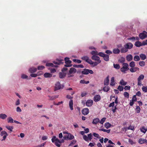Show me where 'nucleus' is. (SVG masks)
<instances>
[{"mask_svg": "<svg viewBox=\"0 0 147 147\" xmlns=\"http://www.w3.org/2000/svg\"><path fill=\"white\" fill-rule=\"evenodd\" d=\"M64 87L63 85H61L60 83L59 82H57L55 84V90H57L61 88L62 89Z\"/></svg>", "mask_w": 147, "mask_h": 147, "instance_id": "nucleus-6", "label": "nucleus"}, {"mask_svg": "<svg viewBox=\"0 0 147 147\" xmlns=\"http://www.w3.org/2000/svg\"><path fill=\"white\" fill-rule=\"evenodd\" d=\"M143 91L145 92H147V86H143L142 88Z\"/></svg>", "mask_w": 147, "mask_h": 147, "instance_id": "nucleus-54", "label": "nucleus"}, {"mask_svg": "<svg viewBox=\"0 0 147 147\" xmlns=\"http://www.w3.org/2000/svg\"><path fill=\"white\" fill-rule=\"evenodd\" d=\"M115 78L113 77L111 78V83H110V85L111 86H114L115 85Z\"/></svg>", "mask_w": 147, "mask_h": 147, "instance_id": "nucleus-23", "label": "nucleus"}, {"mask_svg": "<svg viewBox=\"0 0 147 147\" xmlns=\"http://www.w3.org/2000/svg\"><path fill=\"white\" fill-rule=\"evenodd\" d=\"M7 117V115L1 113L0 114V118L3 119H5Z\"/></svg>", "mask_w": 147, "mask_h": 147, "instance_id": "nucleus-24", "label": "nucleus"}, {"mask_svg": "<svg viewBox=\"0 0 147 147\" xmlns=\"http://www.w3.org/2000/svg\"><path fill=\"white\" fill-rule=\"evenodd\" d=\"M57 139H59L57 138L55 136H53L51 139L52 142L53 143H54L55 144L56 146L58 147H60L61 145L60 144H59V142H58V141L57 140Z\"/></svg>", "mask_w": 147, "mask_h": 147, "instance_id": "nucleus-3", "label": "nucleus"}, {"mask_svg": "<svg viewBox=\"0 0 147 147\" xmlns=\"http://www.w3.org/2000/svg\"><path fill=\"white\" fill-rule=\"evenodd\" d=\"M124 95L125 97L128 98L129 97V94L127 92H125Z\"/></svg>", "mask_w": 147, "mask_h": 147, "instance_id": "nucleus-57", "label": "nucleus"}, {"mask_svg": "<svg viewBox=\"0 0 147 147\" xmlns=\"http://www.w3.org/2000/svg\"><path fill=\"white\" fill-rule=\"evenodd\" d=\"M106 119V118L105 117H103L101 119V120L100 121H99L100 123L101 124H103L104 122L105 121Z\"/></svg>", "mask_w": 147, "mask_h": 147, "instance_id": "nucleus-51", "label": "nucleus"}, {"mask_svg": "<svg viewBox=\"0 0 147 147\" xmlns=\"http://www.w3.org/2000/svg\"><path fill=\"white\" fill-rule=\"evenodd\" d=\"M98 122H99V119L98 118H96L93 119L92 123L93 124L96 125Z\"/></svg>", "mask_w": 147, "mask_h": 147, "instance_id": "nucleus-20", "label": "nucleus"}, {"mask_svg": "<svg viewBox=\"0 0 147 147\" xmlns=\"http://www.w3.org/2000/svg\"><path fill=\"white\" fill-rule=\"evenodd\" d=\"M46 65L48 67H58V65L54 66V64L52 63H47L46 64Z\"/></svg>", "mask_w": 147, "mask_h": 147, "instance_id": "nucleus-26", "label": "nucleus"}, {"mask_svg": "<svg viewBox=\"0 0 147 147\" xmlns=\"http://www.w3.org/2000/svg\"><path fill=\"white\" fill-rule=\"evenodd\" d=\"M89 58L87 56H83L81 58L82 60L85 61L86 62H87Z\"/></svg>", "mask_w": 147, "mask_h": 147, "instance_id": "nucleus-36", "label": "nucleus"}, {"mask_svg": "<svg viewBox=\"0 0 147 147\" xmlns=\"http://www.w3.org/2000/svg\"><path fill=\"white\" fill-rule=\"evenodd\" d=\"M93 104V101L91 99L88 100L86 102L87 106L90 107Z\"/></svg>", "mask_w": 147, "mask_h": 147, "instance_id": "nucleus-12", "label": "nucleus"}, {"mask_svg": "<svg viewBox=\"0 0 147 147\" xmlns=\"http://www.w3.org/2000/svg\"><path fill=\"white\" fill-rule=\"evenodd\" d=\"M127 129L128 130L131 129V130H134V126H132L131 125H130L127 128Z\"/></svg>", "mask_w": 147, "mask_h": 147, "instance_id": "nucleus-60", "label": "nucleus"}, {"mask_svg": "<svg viewBox=\"0 0 147 147\" xmlns=\"http://www.w3.org/2000/svg\"><path fill=\"white\" fill-rule=\"evenodd\" d=\"M66 97L67 98H68V99H70V100L69 101V107L70 109L71 110H73V100L72 99L73 98V97L69 95H67L66 96Z\"/></svg>", "mask_w": 147, "mask_h": 147, "instance_id": "nucleus-1", "label": "nucleus"}, {"mask_svg": "<svg viewBox=\"0 0 147 147\" xmlns=\"http://www.w3.org/2000/svg\"><path fill=\"white\" fill-rule=\"evenodd\" d=\"M128 51L127 49L125 48H122L121 50V53H125L127 52Z\"/></svg>", "mask_w": 147, "mask_h": 147, "instance_id": "nucleus-37", "label": "nucleus"}, {"mask_svg": "<svg viewBox=\"0 0 147 147\" xmlns=\"http://www.w3.org/2000/svg\"><path fill=\"white\" fill-rule=\"evenodd\" d=\"M138 80V84L137 85L138 86H141L142 85H143V84H142V80Z\"/></svg>", "mask_w": 147, "mask_h": 147, "instance_id": "nucleus-55", "label": "nucleus"}, {"mask_svg": "<svg viewBox=\"0 0 147 147\" xmlns=\"http://www.w3.org/2000/svg\"><path fill=\"white\" fill-rule=\"evenodd\" d=\"M21 78L23 79H27L28 76L26 75L23 74L22 75Z\"/></svg>", "mask_w": 147, "mask_h": 147, "instance_id": "nucleus-62", "label": "nucleus"}, {"mask_svg": "<svg viewBox=\"0 0 147 147\" xmlns=\"http://www.w3.org/2000/svg\"><path fill=\"white\" fill-rule=\"evenodd\" d=\"M88 137L89 140L90 141L92 138V136L91 133L88 135Z\"/></svg>", "mask_w": 147, "mask_h": 147, "instance_id": "nucleus-53", "label": "nucleus"}, {"mask_svg": "<svg viewBox=\"0 0 147 147\" xmlns=\"http://www.w3.org/2000/svg\"><path fill=\"white\" fill-rule=\"evenodd\" d=\"M91 59L93 60L98 62L99 63H100L101 62V61L100 60L99 57L96 55H93L91 57Z\"/></svg>", "mask_w": 147, "mask_h": 147, "instance_id": "nucleus-11", "label": "nucleus"}, {"mask_svg": "<svg viewBox=\"0 0 147 147\" xmlns=\"http://www.w3.org/2000/svg\"><path fill=\"white\" fill-rule=\"evenodd\" d=\"M52 74L48 73H46L44 74L45 78H50L52 76Z\"/></svg>", "mask_w": 147, "mask_h": 147, "instance_id": "nucleus-27", "label": "nucleus"}, {"mask_svg": "<svg viewBox=\"0 0 147 147\" xmlns=\"http://www.w3.org/2000/svg\"><path fill=\"white\" fill-rule=\"evenodd\" d=\"M123 67L120 69V70L121 72H125L129 69L128 68L129 65L128 63H123Z\"/></svg>", "mask_w": 147, "mask_h": 147, "instance_id": "nucleus-2", "label": "nucleus"}, {"mask_svg": "<svg viewBox=\"0 0 147 147\" xmlns=\"http://www.w3.org/2000/svg\"><path fill=\"white\" fill-rule=\"evenodd\" d=\"M101 99V96L99 94L96 95L94 97L93 100L94 102H97L99 101Z\"/></svg>", "mask_w": 147, "mask_h": 147, "instance_id": "nucleus-10", "label": "nucleus"}, {"mask_svg": "<svg viewBox=\"0 0 147 147\" xmlns=\"http://www.w3.org/2000/svg\"><path fill=\"white\" fill-rule=\"evenodd\" d=\"M129 65L131 67H133L135 66V63L134 61H131Z\"/></svg>", "mask_w": 147, "mask_h": 147, "instance_id": "nucleus-44", "label": "nucleus"}, {"mask_svg": "<svg viewBox=\"0 0 147 147\" xmlns=\"http://www.w3.org/2000/svg\"><path fill=\"white\" fill-rule=\"evenodd\" d=\"M6 135V136H8V134L6 132L4 131H2L1 133V136H4V135Z\"/></svg>", "mask_w": 147, "mask_h": 147, "instance_id": "nucleus-48", "label": "nucleus"}, {"mask_svg": "<svg viewBox=\"0 0 147 147\" xmlns=\"http://www.w3.org/2000/svg\"><path fill=\"white\" fill-rule=\"evenodd\" d=\"M113 53L115 54H118L120 53V50L118 48L113 49Z\"/></svg>", "mask_w": 147, "mask_h": 147, "instance_id": "nucleus-28", "label": "nucleus"}, {"mask_svg": "<svg viewBox=\"0 0 147 147\" xmlns=\"http://www.w3.org/2000/svg\"><path fill=\"white\" fill-rule=\"evenodd\" d=\"M98 52L96 51H92L91 52V54L93 55H98Z\"/></svg>", "mask_w": 147, "mask_h": 147, "instance_id": "nucleus-40", "label": "nucleus"}, {"mask_svg": "<svg viewBox=\"0 0 147 147\" xmlns=\"http://www.w3.org/2000/svg\"><path fill=\"white\" fill-rule=\"evenodd\" d=\"M126 59L127 61H130L133 59V56L131 55H129L126 57Z\"/></svg>", "mask_w": 147, "mask_h": 147, "instance_id": "nucleus-18", "label": "nucleus"}, {"mask_svg": "<svg viewBox=\"0 0 147 147\" xmlns=\"http://www.w3.org/2000/svg\"><path fill=\"white\" fill-rule=\"evenodd\" d=\"M147 130V129L146 128H145L144 127H142L140 129V131L142 132L145 133Z\"/></svg>", "mask_w": 147, "mask_h": 147, "instance_id": "nucleus-49", "label": "nucleus"}, {"mask_svg": "<svg viewBox=\"0 0 147 147\" xmlns=\"http://www.w3.org/2000/svg\"><path fill=\"white\" fill-rule=\"evenodd\" d=\"M139 64L141 66H144L145 65V63L144 61H140L139 62Z\"/></svg>", "mask_w": 147, "mask_h": 147, "instance_id": "nucleus-52", "label": "nucleus"}, {"mask_svg": "<svg viewBox=\"0 0 147 147\" xmlns=\"http://www.w3.org/2000/svg\"><path fill=\"white\" fill-rule=\"evenodd\" d=\"M134 59L135 61H138L140 59V57L138 55H135L134 57Z\"/></svg>", "mask_w": 147, "mask_h": 147, "instance_id": "nucleus-33", "label": "nucleus"}, {"mask_svg": "<svg viewBox=\"0 0 147 147\" xmlns=\"http://www.w3.org/2000/svg\"><path fill=\"white\" fill-rule=\"evenodd\" d=\"M104 126L106 128L108 129L111 127V125L109 122H107L105 124Z\"/></svg>", "mask_w": 147, "mask_h": 147, "instance_id": "nucleus-25", "label": "nucleus"}, {"mask_svg": "<svg viewBox=\"0 0 147 147\" xmlns=\"http://www.w3.org/2000/svg\"><path fill=\"white\" fill-rule=\"evenodd\" d=\"M7 122L9 123H13V119L11 117H9L7 119Z\"/></svg>", "mask_w": 147, "mask_h": 147, "instance_id": "nucleus-35", "label": "nucleus"}, {"mask_svg": "<svg viewBox=\"0 0 147 147\" xmlns=\"http://www.w3.org/2000/svg\"><path fill=\"white\" fill-rule=\"evenodd\" d=\"M37 69L34 67H30L29 69V71L31 73H33L36 72L37 71Z\"/></svg>", "mask_w": 147, "mask_h": 147, "instance_id": "nucleus-14", "label": "nucleus"}, {"mask_svg": "<svg viewBox=\"0 0 147 147\" xmlns=\"http://www.w3.org/2000/svg\"><path fill=\"white\" fill-rule=\"evenodd\" d=\"M82 113L83 115H87L89 113V110L88 108H85L84 109L82 110Z\"/></svg>", "mask_w": 147, "mask_h": 147, "instance_id": "nucleus-13", "label": "nucleus"}, {"mask_svg": "<svg viewBox=\"0 0 147 147\" xmlns=\"http://www.w3.org/2000/svg\"><path fill=\"white\" fill-rule=\"evenodd\" d=\"M125 61V59L123 57H121L120 59L119 60V62L123 64L124 63V62Z\"/></svg>", "mask_w": 147, "mask_h": 147, "instance_id": "nucleus-39", "label": "nucleus"}, {"mask_svg": "<svg viewBox=\"0 0 147 147\" xmlns=\"http://www.w3.org/2000/svg\"><path fill=\"white\" fill-rule=\"evenodd\" d=\"M100 131H102L104 132H107L108 133H109L110 132L111 130L109 129L108 130H106L103 129H99Z\"/></svg>", "mask_w": 147, "mask_h": 147, "instance_id": "nucleus-38", "label": "nucleus"}, {"mask_svg": "<svg viewBox=\"0 0 147 147\" xmlns=\"http://www.w3.org/2000/svg\"><path fill=\"white\" fill-rule=\"evenodd\" d=\"M144 76L143 74H141L138 78L137 80H143L144 78Z\"/></svg>", "mask_w": 147, "mask_h": 147, "instance_id": "nucleus-42", "label": "nucleus"}, {"mask_svg": "<svg viewBox=\"0 0 147 147\" xmlns=\"http://www.w3.org/2000/svg\"><path fill=\"white\" fill-rule=\"evenodd\" d=\"M81 73L82 74L84 75H87L89 73L91 74L94 73L93 71L92 70L86 69H84L82 71Z\"/></svg>", "mask_w": 147, "mask_h": 147, "instance_id": "nucleus-4", "label": "nucleus"}, {"mask_svg": "<svg viewBox=\"0 0 147 147\" xmlns=\"http://www.w3.org/2000/svg\"><path fill=\"white\" fill-rule=\"evenodd\" d=\"M133 47V45L131 42H128L126 44L124 45V47L127 49H131Z\"/></svg>", "mask_w": 147, "mask_h": 147, "instance_id": "nucleus-9", "label": "nucleus"}, {"mask_svg": "<svg viewBox=\"0 0 147 147\" xmlns=\"http://www.w3.org/2000/svg\"><path fill=\"white\" fill-rule=\"evenodd\" d=\"M140 57L141 58L142 60H144L146 59V55L143 53H142L140 55Z\"/></svg>", "mask_w": 147, "mask_h": 147, "instance_id": "nucleus-21", "label": "nucleus"}, {"mask_svg": "<svg viewBox=\"0 0 147 147\" xmlns=\"http://www.w3.org/2000/svg\"><path fill=\"white\" fill-rule=\"evenodd\" d=\"M135 110L137 113H139L140 111V109L139 106H137Z\"/></svg>", "mask_w": 147, "mask_h": 147, "instance_id": "nucleus-45", "label": "nucleus"}, {"mask_svg": "<svg viewBox=\"0 0 147 147\" xmlns=\"http://www.w3.org/2000/svg\"><path fill=\"white\" fill-rule=\"evenodd\" d=\"M73 61L74 62H76L78 63H81V61L79 59H73Z\"/></svg>", "mask_w": 147, "mask_h": 147, "instance_id": "nucleus-58", "label": "nucleus"}, {"mask_svg": "<svg viewBox=\"0 0 147 147\" xmlns=\"http://www.w3.org/2000/svg\"><path fill=\"white\" fill-rule=\"evenodd\" d=\"M83 138L86 141L89 142V139L88 138V137H87V136L86 135H84L83 136Z\"/></svg>", "mask_w": 147, "mask_h": 147, "instance_id": "nucleus-50", "label": "nucleus"}, {"mask_svg": "<svg viewBox=\"0 0 147 147\" xmlns=\"http://www.w3.org/2000/svg\"><path fill=\"white\" fill-rule=\"evenodd\" d=\"M135 45L137 47H140L142 46L141 42L139 41H138L135 42Z\"/></svg>", "mask_w": 147, "mask_h": 147, "instance_id": "nucleus-29", "label": "nucleus"}, {"mask_svg": "<svg viewBox=\"0 0 147 147\" xmlns=\"http://www.w3.org/2000/svg\"><path fill=\"white\" fill-rule=\"evenodd\" d=\"M117 89L120 91H122L123 90V86L119 85L118 86Z\"/></svg>", "mask_w": 147, "mask_h": 147, "instance_id": "nucleus-59", "label": "nucleus"}, {"mask_svg": "<svg viewBox=\"0 0 147 147\" xmlns=\"http://www.w3.org/2000/svg\"><path fill=\"white\" fill-rule=\"evenodd\" d=\"M6 128L8 130H9L11 132L13 131V127L12 126H5Z\"/></svg>", "mask_w": 147, "mask_h": 147, "instance_id": "nucleus-32", "label": "nucleus"}, {"mask_svg": "<svg viewBox=\"0 0 147 147\" xmlns=\"http://www.w3.org/2000/svg\"><path fill=\"white\" fill-rule=\"evenodd\" d=\"M76 72V69L74 68L71 67L69 71V73L70 74H74Z\"/></svg>", "mask_w": 147, "mask_h": 147, "instance_id": "nucleus-15", "label": "nucleus"}, {"mask_svg": "<svg viewBox=\"0 0 147 147\" xmlns=\"http://www.w3.org/2000/svg\"><path fill=\"white\" fill-rule=\"evenodd\" d=\"M131 100L134 102L136 101L137 98L136 97V95H134L133 96Z\"/></svg>", "mask_w": 147, "mask_h": 147, "instance_id": "nucleus-63", "label": "nucleus"}, {"mask_svg": "<svg viewBox=\"0 0 147 147\" xmlns=\"http://www.w3.org/2000/svg\"><path fill=\"white\" fill-rule=\"evenodd\" d=\"M98 63V61H97V62H93V67H95L96 66V65H97L99 63Z\"/></svg>", "mask_w": 147, "mask_h": 147, "instance_id": "nucleus-64", "label": "nucleus"}, {"mask_svg": "<svg viewBox=\"0 0 147 147\" xmlns=\"http://www.w3.org/2000/svg\"><path fill=\"white\" fill-rule=\"evenodd\" d=\"M73 66L74 67H76V68H83L84 67V66L81 64L80 65H73Z\"/></svg>", "mask_w": 147, "mask_h": 147, "instance_id": "nucleus-30", "label": "nucleus"}, {"mask_svg": "<svg viewBox=\"0 0 147 147\" xmlns=\"http://www.w3.org/2000/svg\"><path fill=\"white\" fill-rule=\"evenodd\" d=\"M74 138V136L70 133L68 134V135L67 136H64L63 137V138L64 140H71L73 139Z\"/></svg>", "mask_w": 147, "mask_h": 147, "instance_id": "nucleus-7", "label": "nucleus"}, {"mask_svg": "<svg viewBox=\"0 0 147 147\" xmlns=\"http://www.w3.org/2000/svg\"><path fill=\"white\" fill-rule=\"evenodd\" d=\"M145 139L140 138L138 140V142L140 144H142L144 143Z\"/></svg>", "mask_w": 147, "mask_h": 147, "instance_id": "nucleus-43", "label": "nucleus"}, {"mask_svg": "<svg viewBox=\"0 0 147 147\" xmlns=\"http://www.w3.org/2000/svg\"><path fill=\"white\" fill-rule=\"evenodd\" d=\"M59 97V95H55L54 96H52L51 97V98H50V100H54L56 98H58Z\"/></svg>", "mask_w": 147, "mask_h": 147, "instance_id": "nucleus-47", "label": "nucleus"}, {"mask_svg": "<svg viewBox=\"0 0 147 147\" xmlns=\"http://www.w3.org/2000/svg\"><path fill=\"white\" fill-rule=\"evenodd\" d=\"M110 90V88L108 86H105L103 88V90L104 91L106 92H108Z\"/></svg>", "mask_w": 147, "mask_h": 147, "instance_id": "nucleus-41", "label": "nucleus"}, {"mask_svg": "<svg viewBox=\"0 0 147 147\" xmlns=\"http://www.w3.org/2000/svg\"><path fill=\"white\" fill-rule=\"evenodd\" d=\"M66 73L64 72H60L59 74V77L60 78H63L66 76Z\"/></svg>", "mask_w": 147, "mask_h": 147, "instance_id": "nucleus-19", "label": "nucleus"}, {"mask_svg": "<svg viewBox=\"0 0 147 147\" xmlns=\"http://www.w3.org/2000/svg\"><path fill=\"white\" fill-rule=\"evenodd\" d=\"M139 69L138 67H133V68H131L130 69V71L131 72H135L137 70H138Z\"/></svg>", "mask_w": 147, "mask_h": 147, "instance_id": "nucleus-17", "label": "nucleus"}, {"mask_svg": "<svg viewBox=\"0 0 147 147\" xmlns=\"http://www.w3.org/2000/svg\"><path fill=\"white\" fill-rule=\"evenodd\" d=\"M86 62L90 65H92L93 63V62L91 59H89V58Z\"/></svg>", "mask_w": 147, "mask_h": 147, "instance_id": "nucleus-61", "label": "nucleus"}, {"mask_svg": "<svg viewBox=\"0 0 147 147\" xmlns=\"http://www.w3.org/2000/svg\"><path fill=\"white\" fill-rule=\"evenodd\" d=\"M63 61L64 60L63 59H57L56 61H53V63L55 64L59 65L63 63H64Z\"/></svg>", "mask_w": 147, "mask_h": 147, "instance_id": "nucleus-8", "label": "nucleus"}, {"mask_svg": "<svg viewBox=\"0 0 147 147\" xmlns=\"http://www.w3.org/2000/svg\"><path fill=\"white\" fill-rule=\"evenodd\" d=\"M139 36L141 39H144L147 37V32L145 31H144L143 32L140 33L139 34Z\"/></svg>", "mask_w": 147, "mask_h": 147, "instance_id": "nucleus-5", "label": "nucleus"}, {"mask_svg": "<svg viewBox=\"0 0 147 147\" xmlns=\"http://www.w3.org/2000/svg\"><path fill=\"white\" fill-rule=\"evenodd\" d=\"M119 84L125 86L127 84V82H125L122 79L120 81Z\"/></svg>", "mask_w": 147, "mask_h": 147, "instance_id": "nucleus-34", "label": "nucleus"}, {"mask_svg": "<svg viewBox=\"0 0 147 147\" xmlns=\"http://www.w3.org/2000/svg\"><path fill=\"white\" fill-rule=\"evenodd\" d=\"M103 57L105 61H108L109 60V55H108L105 54Z\"/></svg>", "mask_w": 147, "mask_h": 147, "instance_id": "nucleus-31", "label": "nucleus"}, {"mask_svg": "<svg viewBox=\"0 0 147 147\" xmlns=\"http://www.w3.org/2000/svg\"><path fill=\"white\" fill-rule=\"evenodd\" d=\"M45 68V67L43 65L38 66V70H41Z\"/></svg>", "mask_w": 147, "mask_h": 147, "instance_id": "nucleus-56", "label": "nucleus"}, {"mask_svg": "<svg viewBox=\"0 0 147 147\" xmlns=\"http://www.w3.org/2000/svg\"><path fill=\"white\" fill-rule=\"evenodd\" d=\"M109 76H108L104 81V84L105 85H107L109 82Z\"/></svg>", "mask_w": 147, "mask_h": 147, "instance_id": "nucleus-16", "label": "nucleus"}, {"mask_svg": "<svg viewBox=\"0 0 147 147\" xmlns=\"http://www.w3.org/2000/svg\"><path fill=\"white\" fill-rule=\"evenodd\" d=\"M64 60L66 64H71V61L69 60V58L68 57L65 58Z\"/></svg>", "mask_w": 147, "mask_h": 147, "instance_id": "nucleus-22", "label": "nucleus"}, {"mask_svg": "<svg viewBox=\"0 0 147 147\" xmlns=\"http://www.w3.org/2000/svg\"><path fill=\"white\" fill-rule=\"evenodd\" d=\"M113 66L115 68L117 69H119L120 68L119 65L118 64H113Z\"/></svg>", "mask_w": 147, "mask_h": 147, "instance_id": "nucleus-46", "label": "nucleus"}]
</instances>
